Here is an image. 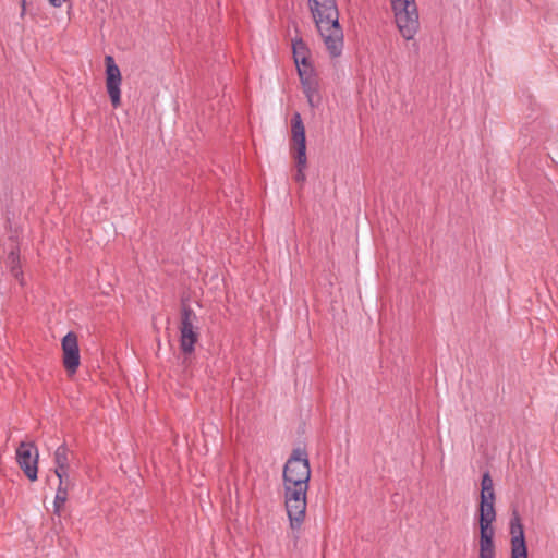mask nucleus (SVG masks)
Listing matches in <instances>:
<instances>
[{
    "mask_svg": "<svg viewBox=\"0 0 558 558\" xmlns=\"http://www.w3.org/2000/svg\"><path fill=\"white\" fill-rule=\"evenodd\" d=\"M308 8L326 50L339 57L343 49V32L339 24L336 0H308Z\"/></svg>",
    "mask_w": 558,
    "mask_h": 558,
    "instance_id": "1",
    "label": "nucleus"
},
{
    "mask_svg": "<svg viewBox=\"0 0 558 558\" xmlns=\"http://www.w3.org/2000/svg\"><path fill=\"white\" fill-rule=\"evenodd\" d=\"M390 3L399 33L405 40L413 39L420 28L415 0H390Z\"/></svg>",
    "mask_w": 558,
    "mask_h": 558,
    "instance_id": "2",
    "label": "nucleus"
},
{
    "mask_svg": "<svg viewBox=\"0 0 558 558\" xmlns=\"http://www.w3.org/2000/svg\"><path fill=\"white\" fill-rule=\"evenodd\" d=\"M497 515H475L474 546L477 558H496V522Z\"/></svg>",
    "mask_w": 558,
    "mask_h": 558,
    "instance_id": "3",
    "label": "nucleus"
},
{
    "mask_svg": "<svg viewBox=\"0 0 558 558\" xmlns=\"http://www.w3.org/2000/svg\"><path fill=\"white\" fill-rule=\"evenodd\" d=\"M311 468L305 453L294 451L287 461L283 470V484H308Z\"/></svg>",
    "mask_w": 558,
    "mask_h": 558,
    "instance_id": "4",
    "label": "nucleus"
},
{
    "mask_svg": "<svg viewBox=\"0 0 558 558\" xmlns=\"http://www.w3.org/2000/svg\"><path fill=\"white\" fill-rule=\"evenodd\" d=\"M197 316L189 307H183L180 320V347L184 354H191L194 345L198 341V328L196 326Z\"/></svg>",
    "mask_w": 558,
    "mask_h": 558,
    "instance_id": "5",
    "label": "nucleus"
},
{
    "mask_svg": "<svg viewBox=\"0 0 558 558\" xmlns=\"http://www.w3.org/2000/svg\"><path fill=\"white\" fill-rule=\"evenodd\" d=\"M38 449L33 442L23 441L16 448V461L32 482L37 480Z\"/></svg>",
    "mask_w": 558,
    "mask_h": 558,
    "instance_id": "6",
    "label": "nucleus"
},
{
    "mask_svg": "<svg viewBox=\"0 0 558 558\" xmlns=\"http://www.w3.org/2000/svg\"><path fill=\"white\" fill-rule=\"evenodd\" d=\"M106 65V88L110 97L111 104L118 108L121 104V83L122 75L119 66L116 64L111 56L105 57Z\"/></svg>",
    "mask_w": 558,
    "mask_h": 558,
    "instance_id": "7",
    "label": "nucleus"
},
{
    "mask_svg": "<svg viewBox=\"0 0 558 558\" xmlns=\"http://www.w3.org/2000/svg\"><path fill=\"white\" fill-rule=\"evenodd\" d=\"M61 345L64 368L69 375H73L81 364L77 336L74 332H68Z\"/></svg>",
    "mask_w": 558,
    "mask_h": 558,
    "instance_id": "8",
    "label": "nucleus"
},
{
    "mask_svg": "<svg viewBox=\"0 0 558 558\" xmlns=\"http://www.w3.org/2000/svg\"><path fill=\"white\" fill-rule=\"evenodd\" d=\"M495 499L493 480L489 473H485L481 482L480 504L475 515H497Z\"/></svg>",
    "mask_w": 558,
    "mask_h": 558,
    "instance_id": "9",
    "label": "nucleus"
},
{
    "mask_svg": "<svg viewBox=\"0 0 558 558\" xmlns=\"http://www.w3.org/2000/svg\"><path fill=\"white\" fill-rule=\"evenodd\" d=\"M511 558H527L524 529L520 517L514 514L510 521Z\"/></svg>",
    "mask_w": 558,
    "mask_h": 558,
    "instance_id": "10",
    "label": "nucleus"
},
{
    "mask_svg": "<svg viewBox=\"0 0 558 558\" xmlns=\"http://www.w3.org/2000/svg\"><path fill=\"white\" fill-rule=\"evenodd\" d=\"M292 50L299 76L315 72L311 51L302 39L293 40Z\"/></svg>",
    "mask_w": 558,
    "mask_h": 558,
    "instance_id": "11",
    "label": "nucleus"
},
{
    "mask_svg": "<svg viewBox=\"0 0 558 558\" xmlns=\"http://www.w3.org/2000/svg\"><path fill=\"white\" fill-rule=\"evenodd\" d=\"M292 151L294 158H300L301 162L303 158H306V140H305V128L302 122L300 113H294L292 119Z\"/></svg>",
    "mask_w": 558,
    "mask_h": 558,
    "instance_id": "12",
    "label": "nucleus"
},
{
    "mask_svg": "<svg viewBox=\"0 0 558 558\" xmlns=\"http://www.w3.org/2000/svg\"><path fill=\"white\" fill-rule=\"evenodd\" d=\"M303 93L307 98V102L312 108L320 104V96L318 93V80L316 72L300 75Z\"/></svg>",
    "mask_w": 558,
    "mask_h": 558,
    "instance_id": "13",
    "label": "nucleus"
},
{
    "mask_svg": "<svg viewBox=\"0 0 558 558\" xmlns=\"http://www.w3.org/2000/svg\"><path fill=\"white\" fill-rule=\"evenodd\" d=\"M287 513L292 529H299L304 521L306 501L286 498Z\"/></svg>",
    "mask_w": 558,
    "mask_h": 558,
    "instance_id": "14",
    "label": "nucleus"
},
{
    "mask_svg": "<svg viewBox=\"0 0 558 558\" xmlns=\"http://www.w3.org/2000/svg\"><path fill=\"white\" fill-rule=\"evenodd\" d=\"M308 484H284V498L306 501Z\"/></svg>",
    "mask_w": 558,
    "mask_h": 558,
    "instance_id": "15",
    "label": "nucleus"
},
{
    "mask_svg": "<svg viewBox=\"0 0 558 558\" xmlns=\"http://www.w3.org/2000/svg\"><path fill=\"white\" fill-rule=\"evenodd\" d=\"M54 461V470H63V469H70L69 463V451L65 446H60L57 448L53 457Z\"/></svg>",
    "mask_w": 558,
    "mask_h": 558,
    "instance_id": "16",
    "label": "nucleus"
},
{
    "mask_svg": "<svg viewBox=\"0 0 558 558\" xmlns=\"http://www.w3.org/2000/svg\"><path fill=\"white\" fill-rule=\"evenodd\" d=\"M54 474L59 480L57 489L71 490L74 486V482L71 478L70 469L54 470Z\"/></svg>",
    "mask_w": 558,
    "mask_h": 558,
    "instance_id": "17",
    "label": "nucleus"
},
{
    "mask_svg": "<svg viewBox=\"0 0 558 558\" xmlns=\"http://www.w3.org/2000/svg\"><path fill=\"white\" fill-rule=\"evenodd\" d=\"M69 490L57 489L53 500V511L56 514H60L64 504L68 500Z\"/></svg>",
    "mask_w": 558,
    "mask_h": 558,
    "instance_id": "18",
    "label": "nucleus"
},
{
    "mask_svg": "<svg viewBox=\"0 0 558 558\" xmlns=\"http://www.w3.org/2000/svg\"><path fill=\"white\" fill-rule=\"evenodd\" d=\"M294 160L296 163V172L294 174V180L300 184H304L306 180L305 169L307 167V158H303L302 163L300 158H294Z\"/></svg>",
    "mask_w": 558,
    "mask_h": 558,
    "instance_id": "19",
    "label": "nucleus"
},
{
    "mask_svg": "<svg viewBox=\"0 0 558 558\" xmlns=\"http://www.w3.org/2000/svg\"><path fill=\"white\" fill-rule=\"evenodd\" d=\"M49 3L54 8H60L66 0H48Z\"/></svg>",
    "mask_w": 558,
    "mask_h": 558,
    "instance_id": "20",
    "label": "nucleus"
},
{
    "mask_svg": "<svg viewBox=\"0 0 558 558\" xmlns=\"http://www.w3.org/2000/svg\"><path fill=\"white\" fill-rule=\"evenodd\" d=\"M12 272L15 278H20V276H22V272L19 269L12 268Z\"/></svg>",
    "mask_w": 558,
    "mask_h": 558,
    "instance_id": "21",
    "label": "nucleus"
},
{
    "mask_svg": "<svg viewBox=\"0 0 558 558\" xmlns=\"http://www.w3.org/2000/svg\"><path fill=\"white\" fill-rule=\"evenodd\" d=\"M25 12V0H22V15L24 14Z\"/></svg>",
    "mask_w": 558,
    "mask_h": 558,
    "instance_id": "22",
    "label": "nucleus"
},
{
    "mask_svg": "<svg viewBox=\"0 0 558 558\" xmlns=\"http://www.w3.org/2000/svg\"><path fill=\"white\" fill-rule=\"evenodd\" d=\"M10 257L12 258V260H13V262L15 260V256H14V254H13V253L11 254V256H10Z\"/></svg>",
    "mask_w": 558,
    "mask_h": 558,
    "instance_id": "23",
    "label": "nucleus"
}]
</instances>
